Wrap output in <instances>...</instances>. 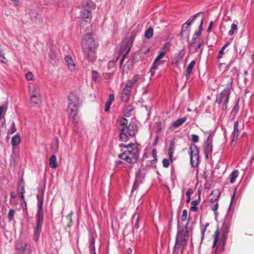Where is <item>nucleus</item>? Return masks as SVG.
Returning <instances> with one entry per match:
<instances>
[{"instance_id": "32", "label": "nucleus", "mask_w": 254, "mask_h": 254, "mask_svg": "<svg viewBox=\"0 0 254 254\" xmlns=\"http://www.w3.org/2000/svg\"><path fill=\"white\" fill-rule=\"evenodd\" d=\"M219 197V192L216 190L213 191L210 196V201L214 202L218 199Z\"/></svg>"}, {"instance_id": "50", "label": "nucleus", "mask_w": 254, "mask_h": 254, "mask_svg": "<svg viewBox=\"0 0 254 254\" xmlns=\"http://www.w3.org/2000/svg\"><path fill=\"white\" fill-rule=\"evenodd\" d=\"M191 140L193 142L196 143L198 141L199 137L197 135L194 134H192L191 135Z\"/></svg>"}, {"instance_id": "16", "label": "nucleus", "mask_w": 254, "mask_h": 254, "mask_svg": "<svg viewBox=\"0 0 254 254\" xmlns=\"http://www.w3.org/2000/svg\"><path fill=\"white\" fill-rule=\"evenodd\" d=\"M239 123L238 121H236L234 125V130L232 133L233 138L231 141V144H233L234 143H235L237 140L239 134V131L238 129Z\"/></svg>"}, {"instance_id": "10", "label": "nucleus", "mask_w": 254, "mask_h": 254, "mask_svg": "<svg viewBox=\"0 0 254 254\" xmlns=\"http://www.w3.org/2000/svg\"><path fill=\"white\" fill-rule=\"evenodd\" d=\"M64 61L66 64V66L70 71H74L76 70V65L75 62L69 56H66L64 58Z\"/></svg>"}, {"instance_id": "20", "label": "nucleus", "mask_w": 254, "mask_h": 254, "mask_svg": "<svg viewBox=\"0 0 254 254\" xmlns=\"http://www.w3.org/2000/svg\"><path fill=\"white\" fill-rule=\"evenodd\" d=\"M131 90V89L127 88V87L125 86L123 90L121 95V100L123 102H126L128 100Z\"/></svg>"}, {"instance_id": "36", "label": "nucleus", "mask_w": 254, "mask_h": 254, "mask_svg": "<svg viewBox=\"0 0 254 254\" xmlns=\"http://www.w3.org/2000/svg\"><path fill=\"white\" fill-rule=\"evenodd\" d=\"M14 213H15V211L13 209H9V212L8 213V215H7V218H8V221L9 222L12 221H13L14 222Z\"/></svg>"}, {"instance_id": "13", "label": "nucleus", "mask_w": 254, "mask_h": 254, "mask_svg": "<svg viewBox=\"0 0 254 254\" xmlns=\"http://www.w3.org/2000/svg\"><path fill=\"white\" fill-rule=\"evenodd\" d=\"M28 91L30 96L32 95H40L39 88L37 85L33 83H30L28 85Z\"/></svg>"}, {"instance_id": "31", "label": "nucleus", "mask_w": 254, "mask_h": 254, "mask_svg": "<svg viewBox=\"0 0 254 254\" xmlns=\"http://www.w3.org/2000/svg\"><path fill=\"white\" fill-rule=\"evenodd\" d=\"M239 175V171L238 170L233 171L229 176V182L231 184H233L236 179Z\"/></svg>"}, {"instance_id": "15", "label": "nucleus", "mask_w": 254, "mask_h": 254, "mask_svg": "<svg viewBox=\"0 0 254 254\" xmlns=\"http://www.w3.org/2000/svg\"><path fill=\"white\" fill-rule=\"evenodd\" d=\"M229 229L230 227L229 225L224 224L221 230V232L222 233V237L221 238V241L223 246H225V245L226 244V240L228 238V234L229 231Z\"/></svg>"}, {"instance_id": "33", "label": "nucleus", "mask_w": 254, "mask_h": 254, "mask_svg": "<svg viewBox=\"0 0 254 254\" xmlns=\"http://www.w3.org/2000/svg\"><path fill=\"white\" fill-rule=\"evenodd\" d=\"M89 249L90 251L91 254H96L95 247V240L93 238H92L90 240Z\"/></svg>"}, {"instance_id": "34", "label": "nucleus", "mask_w": 254, "mask_h": 254, "mask_svg": "<svg viewBox=\"0 0 254 254\" xmlns=\"http://www.w3.org/2000/svg\"><path fill=\"white\" fill-rule=\"evenodd\" d=\"M153 33V29L151 27H149L145 32V37L147 39H150L152 37Z\"/></svg>"}, {"instance_id": "21", "label": "nucleus", "mask_w": 254, "mask_h": 254, "mask_svg": "<svg viewBox=\"0 0 254 254\" xmlns=\"http://www.w3.org/2000/svg\"><path fill=\"white\" fill-rule=\"evenodd\" d=\"M204 154L206 158H208V155L212 151V142H204Z\"/></svg>"}, {"instance_id": "6", "label": "nucleus", "mask_w": 254, "mask_h": 254, "mask_svg": "<svg viewBox=\"0 0 254 254\" xmlns=\"http://www.w3.org/2000/svg\"><path fill=\"white\" fill-rule=\"evenodd\" d=\"M95 8V3L90 0H84L81 10V24L84 25V22H90L91 19V12Z\"/></svg>"}, {"instance_id": "49", "label": "nucleus", "mask_w": 254, "mask_h": 254, "mask_svg": "<svg viewBox=\"0 0 254 254\" xmlns=\"http://www.w3.org/2000/svg\"><path fill=\"white\" fill-rule=\"evenodd\" d=\"M218 240V231H216L215 232V235H214V242H213V247H214L216 246V245L217 243Z\"/></svg>"}, {"instance_id": "35", "label": "nucleus", "mask_w": 254, "mask_h": 254, "mask_svg": "<svg viewBox=\"0 0 254 254\" xmlns=\"http://www.w3.org/2000/svg\"><path fill=\"white\" fill-rule=\"evenodd\" d=\"M229 43H227L225 44L220 49L218 55L217 57L218 60H219L220 59L222 58V56L224 54V51L226 49V48L228 46Z\"/></svg>"}, {"instance_id": "30", "label": "nucleus", "mask_w": 254, "mask_h": 254, "mask_svg": "<svg viewBox=\"0 0 254 254\" xmlns=\"http://www.w3.org/2000/svg\"><path fill=\"white\" fill-rule=\"evenodd\" d=\"M200 201V198H198L197 199L192 200L191 202L190 210L192 212H196L197 211L198 208L197 205L198 204Z\"/></svg>"}, {"instance_id": "55", "label": "nucleus", "mask_w": 254, "mask_h": 254, "mask_svg": "<svg viewBox=\"0 0 254 254\" xmlns=\"http://www.w3.org/2000/svg\"><path fill=\"white\" fill-rule=\"evenodd\" d=\"M5 58L2 52L0 50V62L4 63Z\"/></svg>"}, {"instance_id": "19", "label": "nucleus", "mask_w": 254, "mask_h": 254, "mask_svg": "<svg viewBox=\"0 0 254 254\" xmlns=\"http://www.w3.org/2000/svg\"><path fill=\"white\" fill-rule=\"evenodd\" d=\"M17 190L18 191L20 194V198L21 199V201L25 203L26 202L24 197V194L25 193L24 183L23 181H21L18 183Z\"/></svg>"}, {"instance_id": "26", "label": "nucleus", "mask_w": 254, "mask_h": 254, "mask_svg": "<svg viewBox=\"0 0 254 254\" xmlns=\"http://www.w3.org/2000/svg\"><path fill=\"white\" fill-rule=\"evenodd\" d=\"M49 165L52 169H55L57 167V157L55 154H53L50 158Z\"/></svg>"}, {"instance_id": "44", "label": "nucleus", "mask_w": 254, "mask_h": 254, "mask_svg": "<svg viewBox=\"0 0 254 254\" xmlns=\"http://www.w3.org/2000/svg\"><path fill=\"white\" fill-rule=\"evenodd\" d=\"M159 65L156 64L155 65L154 63H153L152 66L150 70V72L152 75L155 74V70L158 69Z\"/></svg>"}, {"instance_id": "41", "label": "nucleus", "mask_w": 254, "mask_h": 254, "mask_svg": "<svg viewBox=\"0 0 254 254\" xmlns=\"http://www.w3.org/2000/svg\"><path fill=\"white\" fill-rule=\"evenodd\" d=\"M170 48V44L169 42L165 43L163 46L161 48V51L165 52L167 53L168 51H169Z\"/></svg>"}, {"instance_id": "25", "label": "nucleus", "mask_w": 254, "mask_h": 254, "mask_svg": "<svg viewBox=\"0 0 254 254\" xmlns=\"http://www.w3.org/2000/svg\"><path fill=\"white\" fill-rule=\"evenodd\" d=\"M195 64V62L194 61H192L187 67L186 74L185 75L187 80H188L190 78L192 68L194 66Z\"/></svg>"}, {"instance_id": "4", "label": "nucleus", "mask_w": 254, "mask_h": 254, "mask_svg": "<svg viewBox=\"0 0 254 254\" xmlns=\"http://www.w3.org/2000/svg\"><path fill=\"white\" fill-rule=\"evenodd\" d=\"M127 150L119 155V157L128 163H134L138 159L139 149L137 144L129 143L126 146Z\"/></svg>"}, {"instance_id": "64", "label": "nucleus", "mask_w": 254, "mask_h": 254, "mask_svg": "<svg viewBox=\"0 0 254 254\" xmlns=\"http://www.w3.org/2000/svg\"><path fill=\"white\" fill-rule=\"evenodd\" d=\"M11 1L15 6H18L19 5L18 0H11Z\"/></svg>"}, {"instance_id": "46", "label": "nucleus", "mask_w": 254, "mask_h": 254, "mask_svg": "<svg viewBox=\"0 0 254 254\" xmlns=\"http://www.w3.org/2000/svg\"><path fill=\"white\" fill-rule=\"evenodd\" d=\"M25 77L28 80H32L34 78V75L31 72H28L25 74Z\"/></svg>"}, {"instance_id": "1", "label": "nucleus", "mask_w": 254, "mask_h": 254, "mask_svg": "<svg viewBox=\"0 0 254 254\" xmlns=\"http://www.w3.org/2000/svg\"><path fill=\"white\" fill-rule=\"evenodd\" d=\"M83 51L89 61L94 62L96 59L95 50L97 47L91 34L85 35L82 40Z\"/></svg>"}, {"instance_id": "51", "label": "nucleus", "mask_w": 254, "mask_h": 254, "mask_svg": "<svg viewBox=\"0 0 254 254\" xmlns=\"http://www.w3.org/2000/svg\"><path fill=\"white\" fill-rule=\"evenodd\" d=\"M163 166L165 168H167L169 166V161L168 159L164 158L162 161Z\"/></svg>"}, {"instance_id": "59", "label": "nucleus", "mask_w": 254, "mask_h": 254, "mask_svg": "<svg viewBox=\"0 0 254 254\" xmlns=\"http://www.w3.org/2000/svg\"><path fill=\"white\" fill-rule=\"evenodd\" d=\"M213 24V22L212 21H210V24H209V26H208V28L207 29V31L208 32H210L211 31V28H212V26Z\"/></svg>"}, {"instance_id": "60", "label": "nucleus", "mask_w": 254, "mask_h": 254, "mask_svg": "<svg viewBox=\"0 0 254 254\" xmlns=\"http://www.w3.org/2000/svg\"><path fill=\"white\" fill-rule=\"evenodd\" d=\"M184 54L183 53V51H180L179 53V55H178V57H179V60H181L183 59V58L184 57Z\"/></svg>"}, {"instance_id": "18", "label": "nucleus", "mask_w": 254, "mask_h": 254, "mask_svg": "<svg viewBox=\"0 0 254 254\" xmlns=\"http://www.w3.org/2000/svg\"><path fill=\"white\" fill-rule=\"evenodd\" d=\"M201 130L203 132L205 137L204 142H212L213 137L215 133L214 131L212 129L207 131H205L202 129Z\"/></svg>"}, {"instance_id": "37", "label": "nucleus", "mask_w": 254, "mask_h": 254, "mask_svg": "<svg viewBox=\"0 0 254 254\" xmlns=\"http://www.w3.org/2000/svg\"><path fill=\"white\" fill-rule=\"evenodd\" d=\"M16 131V128L14 122H12L10 128L8 129L7 132L9 134H13Z\"/></svg>"}, {"instance_id": "43", "label": "nucleus", "mask_w": 254, "mask_h": 254, "mask_svg": "<svg viewBox=\"0 0 254 254\" xmlns=\"http://www.w3.org/2000/svg\"><path fill=\"white\" fill-rule=\"evenodd\" d=\"M26 246L27 245L26 244H23L21 245H17L16 248L19 252H22L25 251Z\"/></svg>"}, {"instance_id": "63", "label": "nucleus", "mask_w": 254, "mask_h": 254, "mask_svg": "<svg viewBox=\"0 0 254 254\" xmlns=\"http://www.w3.org/2000/svg\"><path fill=\"white\" fill-rule=\"evenodd\" d=\"M162 131V127L160 125H158L156 129V132L157 133H160Z\"/></svg>"}, {"instance_id": "54", "label": "nucleus", "mask_w": 254, "mask_h": 254, "mask_svg": "<svg viewBox=\"0 0 254 254\" xmlns=\"http://www.w3.org/2000/svg\"><path fill=\"white\" fill-rule=\"evenodd\" d=\"M189 26H190V25L188 24V23L185 22L182 25V32L186 31Z\"/></svg>"}, {"instance_id": "56", "label": "nucleus", "mask_w": 254, "mask_h": 254, "mask_svg": "<svg viewBox=\"0 0 254 254\" xmlns=\"http://www.w3.org/2000/svg\"><path fill=\"white\" fill-rule=\"evenodd\" d=\"M193 193V191H192V190L191 189H188V190L187 191L186 193V195L188 196V197H190V195L191 194H192Z\"/></svg>"}, {"instance_id": "40", "label": "nucleus", "mask_w": 254, "mask_h": 254, "mask_svg": "<svg viewBox=\"0 0 254 254\" xmlns=\"http://www.w3.org/2000/svg\"><path fill=\"white\" fill-rule=\"evenodd\" d=\"M175 149V142L174 139H172L171 140L170 144L169 145L168 152H174Z\"/></svg>"}, {"instance_id": "53", "label": "nucleus", "mask_w": 254, "mask_h": 254, "mask_svg": "<svg viewBox=\"0 0 254 254\" xmlns=\"http://www.w3.org/2000/svg\"><path fill=\"white\" fill-rule=\"evenodd\" d=\"M112 104V103L110 102V101H107L106 104H105V105H106V107H105V111L107 112L109 111L110 110V106H111V105Z\"/></svg>"}, {"instance_id": "38", "label": "nucleus", "mask_w": 254, "mask_h": 254, "mask_svg": "<svg viewBox=\"0 0 254 254\" xmlns=\"http://www.w3.org/2000/svg\"><path fill=\"white\" fill-rule=\"evenodd\" d=\"M202 22H203V19L201 18L200 24L199 26V29L197 31H195L194 34L193 35V36H194L195 37H196V38L200 37L201 35Z\"/></svg>"}, {"instance_id": "57", "label": "nucleus", "mask_w": 254, "mask_h": 254, "mask_svg": "<svg viewBox=\"0 0 254 254\" xmlns=\"http://www.w3.org/2000/svg\"><path fill=\"white\" fill-rule=\"evenodd\" d=\"M115 97L113 94H110L109 97V100L108 101H110V102L112 103V102L114 100Z\"/></svg>"}, {"instance_id": "48", "label": "nucleus", "mask_w": 254, "mask_h": 254, "mask_svg": "<svg viewBox=\"0 0 254 254\" xmlns=\"http://www.w3.org/2000/svg\"><path fill=\"white\" fill-rule=\"evenodd\" d=\"M187 215H188L187 211L186 209L183 210V212H182V215L181 217V219L183 221H185L187 220Z\"/></svg>"}, {"instance_id": "23", "label": "nucleus", "mask_w": 254, "mask_h": 254, "mask_svg": "<svg viewBox=\"0 0 254 254\" xmlns=\"http://www.w3.org/2000/svg\"><path fill=\"white\" fill-rule=\"evenodd\" d=\"M59 140L57 137L54 138L51 145V148L54 154L56 153L59 150Z\"/></svg>"}, {"instance_id": "2", "label": "nucleus", "mask_w": 254, "mask_h": 254, "mask_svg": "<svg viewBox=\"0 0 254 254\" xmlns=\"http://www.w3.org/2000/svg\"><path fill=\"white\" fill-rule=\"evenodd\" d=\"M68 106L66 112L68 119L74 125L79 122V117L78 115V98L74 93L69 94L68 98Z\"/></svg>"}, {"instance_id": "8", "label": "nucleus", "mask_w": 254, "mask_h": 254, "mask_svg": "<svg viewBox=\"0 0 254 254\" xmlns=\"http://www.w3.org/2000/svg\"><path fill=\"white\" fill-rule=\"evenodd\" d=\"M190 164L193 167H196L199 162V152L197 146L194 144H191L190 146Z\"/></svg>"}, {"instance_id": "3", "label": "nucleus", "mask_w": 254, "mask_h": 254, "mask_svg": "<svg viewBox=\"0 0 254 254\" xmlns=\"http://www.w3.org/2000/svg\"><path fill=\"white\" fill-rule=\"evenodd\" d=\"M120 124L122 127L120 129V138L124 142H126L130 136H134L137 131V127L133 122L127 124V121L125 118L122 119Z\"/></svg>"}, {"instance_id": "17", "label": "nucleus", "mask_w": 254, "mask_h": 254, "mask_svg": "<svg viewBox=\"0 0 254 254\" xmlns=\"http://www.w3.org/2000/svg\"><path fill=\"white\" fill-rule=\"evenodd\" d=\"M142 183L141 179L140 177V170H138L135 173V180L133 183V185L132 186V188L131 190V192L136 190L138 189L139 185Z\"/></svg>"}, {"instance_id": "28", "label": "nucleus", "mask_w": 254, "mask_h": 254, "mask_svg": "<svg viewBox=\"0 0 254 254\" xmlns=\"http://www.w3.org/2000/svg\"><path fill=\"white\" fill-rule=\"evenodd\" d=\"M21 141V137L19 133L16 134L11 139V144L13 146L17 145Z\"/></svg>"}, {"instance_id": "7", "label": "nucleus", "mask_w": 254, "mask_h": 254, "mask_svg": "<svg viewBox=\"0 0 254 254\" xmlns=\"http://www.w3.org/2000/svg\"><path fill=\"white\" fill-rule=\"evenodd\" d=\"M189 237V231L187 225L185 228H179L177 235L176 238L175 248L179 249L181 245L184 247L186 244V242Z\"/></svg>"}, {"instance_id": "61", "label": "nucleus", "mask_w": 254, "mask_h": 254, "mask_svg": "<svg viewBox=\"0 0 254 254\" xmlns=\"http://www.w3.org/2000/svg\"><path fill=\"white\" fill-rule=\"evenodd\" d=\"M152 155L153 156V157L154 158V159H156L157 158V154H156V150L155 149H153L152 150Z\"/></svg>"}, {"instance_id": "24", "label": "nucleus", "mask_w": 254, "mask_h": 254, "mask_svg": "<svg viewBox=\"0 0 254 254\" xmlns=\"http://www.w3.org/2000/svg\"><path fill=\"white\" fill-rule=\"evenodd\" d=\"M41 95H32L30 96V104L32 106L38 104L41 102Z\"/></svg>"}, {"instance_id": "29", "label": "nucleus", "mask_w": 254, "mask_h": 254, "mask_svg": "<svg viewBox=\"0 0 254 254\" xmlns=\"http://www.w3.org/2000/svg\"><path fill=\"white\" fill-rule=\"evenodd\" d=\"M92 79L95 83L99 82L101 77L99 75V73L95 70H92Z\"/></svg>"}, {"instance_id": "58", "label": "nucleus", "mask_w": 254, "mask_h": 254, "mask_svg": "<svg viewBox=\"0 0 254 254\" xmlns=\"http://www.w3.org/2000/svg\"><path fill=\"white\" fill-rule=\"evenodd\" d=\"M207 225H208V224H207V225L201 230V241H202L204 239V236L206 227Z\"/></svg>"}, {"instance_id": "47", "label": "nucleus", "mask_w": 254, "mask_h": 254, "mask_svg": "<svg viewBox=\"0 0 254 254\" xmlns=\"http://www.w3.org/2000/svg\"><path fill=\"white\" fill-rule=\"evenodd\" d=\"M198 15V13L194 14L193 16L190 18L186 22V23H188V24L190 26L192 21L194 20V19Z\"/></svg>"}, {"instance_id": "9", "label": "nucleus", "mask_w": 254, "mask_h": 254, "mask_svg": "<svg viewBox=\"0 0 254 254\" xmlns=\"http://www.w3.org/2000/svg\"><path fill=\"white\" fill-rule=\"evenodd\" d=\"M43 219L36 218V227L34 229V239L37 241L39 239L40 234L42 226Z\"/></svg>"}, {"instance_id": "39", "label": "nucleus", "mask_w": 254, "mask_h": 254, "mask_svg": "<svg viewBox=\"0 0 254 254\" xmlns=\"http://www.w3.org/2000/svg\"><path fill=\"white\" fill-rule=\"evenodd\" d=\"M237 29V25L234 23H233L231 26V29L228 31L229 35H233L234 33V31H236Z\"/></svg>"}, {"instance_id": "22", "label": "nucleus", "mask_w": 254, "mask_h": 254, "mask_svg": "<svg viewBox=\"0 0 254 254\" xmlns=\"http://www.w3.org/2000/svg\"><path fill=\"white\" fill-rule=\"evenodd\" d=\"M166 54V53L165 52H163L162 51L160 50L158 53V55L156 57V59H155L153 63H154V64L155 65L156 64L159 65L161 64L164 63L163 61H161L162 59H163L165 55Z\"/></svg>"}, {"instance_id": "42", "label": "nucleus", "mask_w": 254, "mask_h": 254, "mask_svg": "<svg viewBox=\"0 0 254 254\" xmlns=\"http://www.w3.org/2000/svg\"><path fill=\"white\" fill-rule=\"evenodd\" d=\"M239 110V105L238 101H237L235 103V105H234V106L232 109V113L233 114H234V115H235L238 113Z\"/></svg>"}, {"instance_id": "14", "label": "nucleus", "mask_w": 254, "mask_h": 254, "mask_svg": "<svg viewBox=\"0 0 254 254\" xmlns=\"http://www.w3.org/2000/svg\"><path fill=\"white\" fill-rule=\"evenodd\" d=\"M139 76L138 74H134L131 79L128 80L126 85L127 88L131 89L134 86H135L138 81L139 80Z\"/></svg>"}, {"instance_id": "27", "label": "nucleus", "mask_w": 254, "mask_h": 254, "mask_svg": "<svg viewBox=\"0 0 254 254\" xmlns=\"http://www.w3.org/2000/svg\"><path fill=\"white\" fill-rule=\"evenodd\" d=\"M187 120L186 117H183L181 118H179L174 121L172 124V127H178L179 126L183 125Z\"/></svg>"}, {"instance_id": "62", "label": "nucleus", "mask_w": 254, "mask_h": 254, "mask_svg": "<svg viewBox=\"0 0 254 254\" xmlns=\"http://www.w3.org/2000/svg\"><path fill=\"white\" fill-rule=\"evenodd\" d=\"M218 202H216L215 204V205L214 206V207L212 208V210L214 211V212H216L217 209H218Z\"/></svg>"}, {"instance_id": "12", "label": "nucleus", "mask_w": 254, "mask_h": 254, "mask_svg": "<svg viewBox=\"0 0 254 254\" xmlns=\"http://www.w3.org/2000/svg\"><path fill=\"white\" fill-rule=\"evenodd\" d=\"M37 198L38 199V212L36 215V218L44 219L43 210V198L40 199L38 195L37 196Z\"/></svg>"}, {"instance_id": "5", "label": "nucleus", "mask_w": 254, "mask_h": 254, "mask_svg": "<svg viewBox=\"0 0 254 254\" xmlns=\"http://www.w3.org/2000/svg\"><path fill=\"white\" fill-rule=\"evenodd\" d=\"M233 83L232 80L229 82L226 88L220 93L216 95L215 103L222 105V110L225 111L227 109L228 103L230 99L231 91V86Z\"/></svg>"}, {"instance_id": "45", "label": "nucleus", "mask_w": 254, "mask_h": 254, "mask_svg": "<svg viewBox=\"0 0 254 254\" xmlns=\"http://www.w3.org/2000/svg\"><path fill=\"white\" fill-rule=\"evenodd\" d=\"M135 217L136 218L135 223L134 227L136 229H138L139 228V216L137 214H134L133 215V218L135 219Z\"/></svg>"}, {"instance_id": "52", "label": "nucleus", "mask_w": 254, "mask_h": 254, "mask_svg": "<svg viewBox=\"0 0 254 254\" xmlns=\"http://www.w3.org/2000/svg\"><path fill=\"white\" fill-rule=\"evenodd\" d=\"M196 41H197L196 37H195L194 36H193L191 41L190 43V47H195V44L196 43Z\"/></svg>"}, {"instance_id": "11", "label": "nucleus", "mask_w": 254, "mask_h": 254, "mask_svg": "<svg viewBox=\"0 0 254 254\" xmlns=\"http://www.w3.org/2000/svg\"><path fill=\"white\" fill-rule=\"evenodd\" d=\"M134 41V37L131 38L127 41H124L122 43L121 51L126 52V54H127L129 52L130 48L132 46V43Z\"/></svg>"}]
</instances>
